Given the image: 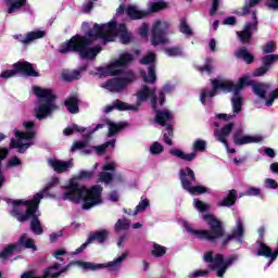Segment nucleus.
Masks as SVG:
<instances>
[{"mask_svg":"<svg viewBox=\"0 0 278 278\" xmlns=\"http://www.w3.org/2000/svg\"><path fill=\"white\" fill-rule=\"evenodd\" d=\"M112 34H118V24L116 21H111L108 24L94 23L92 28H89L85 35L76 34L71 39L61 43L59 53H77L81 60H97L101 46H93L97 40H103V45L112 42Z\"/></svg>","mask_w":278,"mask_h":278,"instance_id":"nucleus-1","label":"nucleus"},{"mask_svg":"<svg viewBox=\"0 0 278 278\" xmlns=\"http://www.w3.org/2000/svg\"><path fill=\"white\" fill-rule=\"evenodd\" d=\"M253 81L249 80V77H241L239 78L237 84H233L231 80H220L218 78L211 79V86L212 90L207 91V89H204L200 93V101L202 105H205L207 103V97L210 99H214L216 94H218V91L222 90V92H225V94H228V92H233V97L231 98V105H232V112L235 114H240L242 112V90L244 89V86H252Z\"/></svg>","mask_w":278,"mask_h":278,"instance_id":"nucleus-2","label":"nucleus"},{"mask_svg":"<svg viewBox=\"0 0 278 278\" xmlns=\"http://www.w3.org/2000/svg\"><path fill=\"white\" fill-rule=\"evenodd\" d=\"M102 194L103 187L100 185H94L87 189L86 186L71 181L63 193V201H72V203H80L83 201V210H92V207L103 203Z\"/></svg>","mask_w":278,"mask_h":278,"instance_id":"nucleus-3","label":"nucleus"},{"mask_svg":"<svg viewBox=\"0 0 278 278\" xmlns=\"http://www.w3.org/2000/svg\"><path fill=\"white\" fill-rule=\"evenodd\" d=\"M202 218L207 223L210 230H197L190 226H186L185 229L187 233L198 236L199 240H207V242H216V240H219V238L225 236V228L223 227V222H220V219L212 214L203 215Z\"/></svg>","mask_w":278,"mask_h":278,"instance_id":"nucleus-4","label":"nucleus"},{"mask_svg":"<svg viewBox=\"0 0 278 278\" xmlns=\"http://www.w3.org/2000/svg\"><path fill=\"white\" fill-rule=\"evenodd\" d=\"M34 93L39 99V106L35 109V116L38 121H43L53 110H58V105H55L58 96L53 94V90L35 87Z\"/></svg>","mask_w":278,"mask_h":278,"instance_id":"nucleus-5","label":"nucleus"},{"mask_svg":"<svg viewBox=\"0 0 278 278\" xmlns=\"http://www.w3.org/2000/svg\"><path fill=\"white\" fill-rule=\"evenodd\" d=\"M43 197L42 193H36L30 200H12L11 216L21 223V216H25V214H28L31 210L38 212L40 201H42Z\"/></svg>","mask_w":278,"mask_h":278,"instance_id":"nucleus-6","label":"nucleus"},{"mask_svg":"<svg viewBox=\"0 0 278 278\" xmlns=\"http://www.w3.org/2000/svg\"><path fill=\"white\" fill-rule=\"evenodd\" d=\"M203 260L206 262V264H210V270H216L217 277L223 278L225 277V273H227L229 266L233 264V261L237 260V257L236 255H230L227 260H225V255L216 254L214 256V252L208 251L204 254Z\"/></svg>","mask_w":278,"mask_h":278,"instance_id":"nucleus-7","label":"nucleus"},{"mask_svg":"<svg viewBox=\"0 0 278 278\" xmlns=\"http://www.w3.org/2000/svg\"><path fill=\"white\" fill-rule=\"evenodd\" d=\"M16 75H22V77H40V73L34 67V63L27 61H18L12 65V70H5L0 74L2 79H10V77H16Z\"/></svg>","mask_w":278,"mask_h":278,"instance_id":"nucleus-8","label":"nucleus"},{"mask_svg":"<svg viewBox=\"0 0 278 278\" xmlns=\"http://www.w3.org/2000/svg\"><path fill=\"white\" fill-rule=\"evenodd\" d=\"M179 179L182 189L187 190L190 194H206V192H210V189L204 186L192 187V181H197V176L194 175V170L190 167L179 170Z\"/></svg>","mask_w":278,"mask_h":278,"instance_id":"nucleus-9","label":"nucleus"},{"mask_svg":"<svg viewBox=\"0 0 278 278\" xmlns=\"http://www.w3.org/2000/svg\"><path fill=\"white\" fill-rule=\"evenodd\" d=\"M136 81V74L134 71L128 70L124 73V77H114L106 80L102 88L109 90L110 92H123L129 84H134Z\"/></svg>","mask_w":278,"mask_h":278,"instance_id":"nucleus-10","label":"nucleus"},{"mask_svg":"<svg viewBox=\"0 0 278 278\" xmlns=\"http://www.w3.org/2000/svg\"><path fill=\"white\" fill-rule=\"evenodd\" d=\"M168 27H170V25L167 22L156 21L153 24L151 29V43L153 47H157V45H166V42H168V39H166Z\"/></svg>","mask_w":278,"mask_h":278,"instance_id":"nucleus-11","label":"nucleus"},{"mask_svg":"<svg viewBox=\"0 0 278 278\" xmlns=\"http://www.w3.org/2000/svg\"><path fill=\"white\" fill-rule=\"evenodd\" d=\"M125 260H127V253H123L121 256H118L114 261L105 263V264H97V263H92V262H81V261H77L76 264L80 268H84V270L94 271V270H101V268H112V270H116V266H118V264L125 262Z\"/></svg>","mask_w":278,"mask_h":278,"instance_id":"nucleus-12","label":"nucleus"},{"mask_svg":"<svg viewBox=\"0 0 278 278\" xmlns=\"http://www.w3.org/2000/svg\"><path fill=\"white\" fill-rule=\"evenodd\" d=\"M40 212L30 210L28 214H25L20 217V223H27L30 218V231L35 233V236H42L45 230L42 229V224L40 223Z\"/></svg>","mask_w":278,"mask_h":278,"instance_id":"nucleus-13","label":"nucleus"},{"mask_svg":"<svg viewBox=\"0 0 278 278\" xmlns=\"http://www.w3.org/2000/svg\"><path fill=\"white\" fill-rule=\"evenodd\" d=\"M244 131L242 129H238L232 135V140L236 147H242L244 144L258 143L264 140L262 136H243Z\"/></svg>","mask_w":278,"mask_h":278,"instance_id":"nucleus-14","label":"nucleus"},{"mask_svg":"<svg viewBox=\"0 0 278 278\" xmlns=\"http://www.w3.org/2000/svg\"><path fill=\"white\" fill-rule=\"evenodd\" d=\"M244 239V224L239 219L237 222L236 228L232 229L230 235H227L225 239L222 241V247L225 248L231 240H237L238 244H242V240Z\"/></svg>","mask_w":278,"mask_h":278,"instance_id":"nucleus-15","label":"nucleus"},{"mask_svg":"<svg viewBox=\"0 0 278 278\" xmlns=\"http://www.w3.org/2000/svg\"><path fill=\"white\" fill-rule=\"evenodd\" d=\"M148 99H151V105H157V94H155V88H150L147 85H143L141 89L137 92V101L139 103H144V101H148Z\"/></svg>","mask_w":278,"mask_h":278,"instance_id":"nucleus-16","label":"nucleus"},{"mask_svg":"<svg viewBox=\"0 0 278 278\" xmlns=\"http://www.w3.org/2000/svg\"><path fill=\"white\" fill-rule=\"evenodd\" d=\"M152 110L155 112L154 123L161 125V127H166V123H170L174 118L173 113L168 109L161 111L155 103L153 104Z\"/></svg>","mask_w":278,"mask_h":278,"instance_id":"nucleus-17","label":"nucleus"},{"mask_svg":"<svg viewBox=\"0 0 278 278\" xmlns=\"http://www.w3.org/2000/svg\"><path fill=\"white\" fill-rule=\"evenodd\" d=\"M99 73L104 75V77H118L121 75H125V71L117 64V61L114 60L110 64L104 67L99 68Z\"/></svg>","mask_w":278,"mask_h":278,"instance_id":"nucleus-18","label":"nucleus"},{"mask_svg":"<svg viewBox=\"0 0 278 278\" xmlns=\"http://www.w3.org/2000/svg\"><path fill=\"white\" fill-rule=\"evenodd\" d=\"M45 36H47V31L36 30L27 33L26 36H23V34L14 35L13 38L18 40V42H22V45H29L30 42H34V40L45 38Z\"/></svg>","mask_w":278,"mask_h":278,"instance_id":"nucleus-19","label":"nucleus"},{"mask_svg":"<svg viewBox=\"0 0 278 278\" xmlns=\"http://www.w3.org/2000/svg\"><path fill=\"white\" fill-rule=\"evenodd\" d=\"M253 31H257V23L245 24L243 30L237 33L240 42L249 45L253 40Z\"/></svg>","mask_w":278,"mask_h":278,"instance_id":"nucleus-20","label":"nucleus"},{"mask_svg":"<svg viewBox=\"0 0 278 278\" xmlns=\"http://www.w3.org/2000/svg\"><path fill=\"white\" fill-rule=\"evenodd\" d=\"M113 110H117V112H127L129 110H131L132 112H138V106L131 105L117 99L113 101L112 104L106 105L104 112L105 114H110V112H112Z\"/></svg>","mask_w":278,"mask_h":278,"instance_id":"nucleus-21","label":"nucleus"},{"mask_svg":"<svg viewBox=\"0 0 278 278\" xmlns=\"http://www.w3.org/2000/svg\"><path fill=\"white\" fill-rule=\"evenodd\" d=\"M235 124L230 122L222 127L220 130H216L214 136L217 142H222L224 147H227V137L233 131Z\"/></svg>","mask_w":278,"mask_h":278,"instance_id":"nucleus-22","label":"nucleus"},{"mask_svg":"<svg viewBox=\"0 0 278 278\" xmlns=\"http://www.w3.org/2000/svg\"><path fill=\"white\" fill-rule=\"evenodd\" d=\"M108 238H110V231H108V229L90 232L89 237L87 238V244H92V242H99V244H104Z\"/></svg>","mask_w":278,"mask_h":278,"instance_id":"nucleus-23","label":"nucleus"},{"mask_svg":"<svg viewBox=\"0 0 278 278\" xmlns=\"http://www.w3.org/2000/svg\"><path fill=\"white\" fill-rule=\"evenodd\" d=\"M257 243H258V249L256 251L257 257H266V258L269 257L268 266H270V264H273V262L277 260V258H273V255H275V252H273V249H270V247H268L266 243L262 241H257Z\"/></svg>","mask_w":278,"mask_h":278,"instance_id":"nucleus-24","label":"nucleus"},{"mask_svg":"<svg viewBox=\"0 0 278 278\" xmlns=\"http://www.w3.org/2000/svg\"><path fill=\"white\" fill-rule=\"evenodd\" d=\"M238 201V191L236 189H231L228 191V194L218 202L219 207H232V205H236V202Z\"/></svg>","mask_w":278,"mask_h":278,"instance_id":"nucleus-25","label":"nucleus"},{"mask_svg":"<svg viewBox=\"0 0 278 278\" xmlns=\"http://www.w3.org/2000/svg\"><path fill=\"white\" fill-rule=\"evenodd\" d=\"M50 166L55 173H66L71 169V161L50 160Z\"/></svg>","mask_w":278,"mask_h":278,"instance_id":"nucleus-26","label":"nucleus"},{"mask_svg":"<svg viewBox=\"0 0 278 278\" xmlns=\"http://www.w3.org/2000/svg\"><path fill=\"white\" fill-rule=\"evenodd\" d=\"M235 58H237V60H243L245 64H253V62H255V55L251 54L247 47H242L237 50L235 52Z\"/></svg>","mask_w":278,"mask_h":278,"instance_id":"nucleus-27","label":"nucleus"},{"mask_svg":"<svg viewBox=\"0 0 278 278\" xmlns=\"http://www.w3.org/2000/svg\"><path fill=\"white\" fill-rule=\"evenodd\" d=\"M64 105L70 114H79V98L72 96L64 101Z\"/></svg>","mask_w":278,"mask_h":278,"instance_id":"nucleus-28","label":"nucleus"},{"mask_svg":"<svg viewBox=\"0 0 278 278\" xmlns=\"http://www.w3.org/2000/svg\"><path fill=\"white\" fill-rule=\"evenodd\" d=\"M116 36L119 37V42L122 45H131V33L127 30V25L125 23L119 24L118 34Z\"/></svg>","mask_w":278,"mask_h":278,"instance_id":"nucleus-29","label":"nucleus"},{"mask_svg":"<svg viewBox=\"0 0 278 278\" xmlns=\"http://www.w3.org/2000/svg\"><path fill=\"white\" fill-rule=\"evenodd\" d=\"M72 266H73V263H70L65 267L60 269V263H54L52 266L47 267V268H50L48 278H59L62 276V274L67 273V270H70ZM53 270H59V271L53 273Z\"/></svg>","mask_w":278,"mask_h":278,"instance_id":"nucleus-30","label":"nucleus"},{"mask_svg":"<svg viewBox=\"0 0 278 278\" xmlns=\"http://www.w3.org/2000/svg\"><path fill=\"white\" fill-rule=\"evenodd\" d=\"M169 153L172 155H174V157H179V160H184L185 162H192L193 160L197 159V153L191 152V153L187 154L186 152H184L182 150H179L177 148L172 149L169 151Z\"/></svg>","mask_w":278,"mask_h":278,"instance_id":"nucleus-31","label":"nucleus"},{"mask_svg":"<svg viewBox=\"0 0 278 278\" xmlns=\"http://www.w3.org/2000/svg\"><path fill=\"white\" fill-rule=\"evenodd\" d=\"M8 14H14V12H18V10L25 8L27 5V0H8Z\"/></svg>","mask_w":278,"mask_h":278,"instance_id":"nucleus-32","label":"nucleus"},{"mask_svg":"<svg viewBox=\"0 0 278 278\" xmlns=\"http://www.w3.org/2000/svg\"><path fill=\"white\" fill-rule=\"evenodd\" d=\"M197 71L203 75L206 73V75H212L214 73V59L211 56L206 58L203 65H200L197 67Z\"/></svg>","mask_w":278,"mask_h":278,"instance_id":"nucleus-33","label":"nucleus"},{"mask_svg":"<svg viewBox=\"0 0 278 278\" xmlns=\"http://www.w3.org/2000/svg\"><path fill=\"white\" fill-rule=\"evenodd\" d=\"M126 14L131 18V21H140V18H144V16H147V12L140 11L134 5H129L126 9Z\"/></svg>","mask_w":278,"mask_h":278,"instance_id":"nucleus-34","label":"nucleus"},{"mask_svg":"<svg viewBox=\"0 0 278 278\" xmlns=\"http://www.w3.org/2000/svg\"><path fill=\"white\" fill-rule=\"evenodd\" d=\"M141 77L144 84H155V81L157 80V75L155 74V65H149L148 76H147V72H142Z\"/></svg>","mask_w":278,"mask_h":278,"instance_id":"nucleus-35","label":"nucleus"},{"mask_svg":"<svg viewBox=\"0 0 278 278\" xmlns=\"http://www.w3.org/2000/svg\"><path fill=\"white\" fill-rule=\"evenodd\" d=\"M115 61L121 68H127V66L131 64V62H134V54L129 52H124L119 54L118 59H115Z\"/></svg>","mask_w":278,"mask_h":278,"instance_id":"nucleus-36","label":"nucleus"},{"mask_svg":"<svg viewBox=\"0 0 278 278\" xmlns=\"http://www.w3.org/2000/svg\"><path fill=\"white\" fill-rule=\"evenodd\" d=\"M30 147L31 143L29 142L23 143L21 140L12 138L9 149H17V153H25V151H27Z\"/></svg>","mask_w":278,"mask_h":278,"instance_id":"nucleus-37","label":"nucleus"},{"mask_svg":"<svg viewBox=\"0 0 278 278\" xmlns=\"http://www.w3.org/2000/svg\"><path fill=\"white\" fill-rule=\"evenodd\" d=\"M18 249H21V244L18 243L9 244L3 249V251L0 252V258L8 260V257H10L14 251H18Z\"/></svg>","mask_w":278,"mask_h":278,"instance_id":"nucleus-38","label":"nucleus"},{"mask_svg":"<svg viewBox=\"0 0 278 278\" xmlns=\"http://www.w3.org/2000/svg\"><path fill=\"white\" fill-rule=\"evenodd\" d=\"M125 127H127V124H116V123H112L109 122V132H108V137L112 138L114 137L116 134H118L122 129H125Z\"/></svg>","mask_w":278,"mask_h":278,"instance_id":"nucleus-39","label":"nucleus"},{"mask_svg":"<svg viewBox=\"0 0 278 278\" xmlns=\"http://www.w3.org/2000/svg\"><path fill=\"white\" fill-rule=\"evenodd\" d=\"M168 249H166V247L154 242L152 245L151 255L152 257H164Z\"/></svg>","mask_w":278,"mask_h":278,"instance_id":"nucleus-40","label":"nucleus"},{"mask_svg":"<svg viewBox=\"0 0 278 278\" xmlns=\"http://www.w3.org/2000/svg\"><path fill=\"white\" fill-rule=\"evenodd\" d=\"M109 147H112V149H114V147H116V139H112L110 141L104 142L101 146L93 147V149L97 151L98 155H103V153L108 151Z\"/></svg>","mask_w":278,"mask_h":278,"instance_id":"nucleus-41","label":"nucleus"},{"mask_svg":"<svg viewBox=\"0 0 278 278\" xmlns=\"http://www.w3.org/2000/svg\"><path fill=\"white\" fill-rule=\"evenodd\" d=\"M64 81H75L81 77V71L74 70L73 72H65L62 74Z\"/></svg>","mask_w":278,"mask_h":278,"instance_id":"nucleus-42","label":"nucleus"},{"mask_svg":"<svg viewBox=\"0 0 278 278\" xmlns=\"http://www.w3.org/2000/svg\"><path fill=\"white\" fill-rule=\"evenodd\" d=\"M14 136L17 138V140H34L36 138V132L35 131H28V132H23L18 129L14 130Z\"/></svg>","mask_w":278,"mask_h":278,"instance_id":"nucleus-43","label":"nucleus"},{"mask_svg":"<svg viewBox=\"0 0 278 278\" xmlns=\"http://www.w3.org/2000/svg\"><path fill=\"white\" fill-rule=\"evenodd\" d=\"M20 244L24 247V249H34V251L37 250L36 243L34 242V239H27V233H23L20 238Z\"/></svg>","mask_w":278,"mask_h":278,"instance_id":"nucleus-44","label":"nucleus"},{"mask_svg":"<svg viewBox=\"0 0 278 278\" xmlns=\"http://www.w3.org/2000/svg\"><path fill=\"white\" fill-rule=\"evenodd\" d=\"M129 227H130L129 220L127 218H124V219H118L115 223L114 229L116 233H121V231H127Z\"/></svg>","mask_w":278,"mask_h":278,"instance_id":"nucleus-45","label":"nucleus"},{"mask_svg":"<svg viewBox=\"0 0 278 278\" xmlns=\"http://www.w3.org/2000/svg\"><path fill=\"white\" fill-rule=\"evenodd\" d=\"M98 181L105 184V186H110V184L114 181V174L103 170L99 174Z\"/></svg>","mask_w":278,"mask_h":278,"instance_id":"nucleus-46","label":"nucleus"},{"mask_svg":"<svg viewBox=\"0 0 278 278\" xmlns=\"http://www.w3.org/2000/svg\"><path fill=\"white\" fill-rule=\"evenodd\" d=\"M253 92L256 94V97H260V99H266V85L263 84H254L253 85Z\"/></svg>","mask_w":278,"mask_h":278,"instance_id":"nucleus-47","label":"nucleus"},{"mask_svg":"<svg viewBox=\"0 0 278 278\" xmlns=\"http://www.w3.org/2000/svg\"><path fill=\"white\" fill-rule=\"evenodd\" d=\"M179 31L180 34H185V36H192V28L188 25L186 17L180 18Z\"/></svg>","mask_w":278,"mask_h":278,"instance_id":"nucleus-48","label":"nucleus"},{"mask_svg":"<svg viewBox=\"0 0 278 278\" xmlns=\"http://www.w3.org/2000/svg\"><path fill=\"white\" fill-rule=\"evenodd\" d=\"M262 62L270 71V66L278 62V54H267L262 58Z\"/></svg>","mask_w":278,"mask_h":278,"instance_id":"nucleus-49","label":"nucleus"},{"mask_svg":"<svg viewBox=\"0 0 278 278\" xmlns=\"http://www.w3.org/2000/svg\"><path fill=\"white\" fill-rule=\"evenodd\" d=\"M156 55L154 52H149L147 55H144L142 59H140V64L143 65H155Z\"/></svg>","mask_w":278,"mask_h":278,"instance_id":"nucleus-50","label":"nucleus"},{"mask_svg":"<svg viewBox=\"0 0 278 278\" xmlns=\"http://www.w3.org/2000/svg\"><path fill=\"white\" fill-rule=\"evenodd\" d=\"M206 148H207V142L205 140L197 139L193 142L192 150L199 153H203V151H205Z\"/></svg>","mask_w":278,"mask_h":278,"instance_id":"nucleus-51","label":"nucleus"},{"mask_svg":"<svg viewBox=\"0 0 278 278\" xmlns=\"http://www.w3.org/2000/svg\"><path fill=\"white\" fill-rule=\"evenodd\" d=\"M150 153L152 155H160L161 153H164V146L159 141H154L150 147Z\"/></svg>","mask_w":278,"mask_h":278,"instance_id":"nucleus-52","label":"nucleus"},{"mask_svg":"<svg viewBox=\"0 0 278 278\" xmlns=\"http://www.w3.org/2000/svg\"><path fill=\"white\" fill-rule=\"evenodd\" d=\"M168 8V3L160 1V2H154L150 7V12H162V10H166Z\"/></svg>","mask_w":278,"mask_h":278,"instance_id":"nucleus-53","label":"nucleus"},{"mask_svg":"<svg viewBox=\"0 0 278 278\" xmlns=\"http://www.w3.org/2000/svg\"><path fill=\"white\" fill-rule=\"evenodd\" d=\"M277 51V43L275 41H268L262 47V52L265 54L275 53Z\"/></svg>","mask_w":278,"mask_h":278,"instance_id":"nucleus-54","label":"nucleus"},{"mask_svg":"<svg viewBox=\"0 0 278 278\" xmlns=\"http://www.w3.org/2000/svg\"><path fill=\"white\" fill-rule=\"evenodd\" d=\"M49 270H51V268H46L43 270V275L39 277H36L34 271H26L21 276V278H49Z\"/></svg>","mask_w":278,"mask_h":278,"instance_id":"nucleus-55","label":"nucleus"},{"mask_svg":"<svg viewBox=\"0 0 278 278\" xmlns=\"http://www.w3.org/2000/svg\"><path fill=\"white\" fill-rule=\"evenodd\" d=\"M93 176H94V172L80 170L79 174L76 176V179L81 181V180H86V179H92Z\"/></svg>","mask_w":278,"mask_h":278,"instance_id":"nucleus-56","label":"nucleus"},{"mask_svg":"<svg viewBox=\"0 0 278 278\" xmlns=\"http://www.w3.org/2000/svg\"><path fill=\"white\" fill-rule=\"evenodd\" d=\"M165 52L169 58H175V55H181V48L173 47V48H165Z\"/></svg>","mask_w":278,"mask_h":278,"instance_id":"nucleus-57","label":"nucleus"},{"mask_svg":"<svg viewBox=\"0 0 278 278\" xmlns=\"http://www.w3.org/2000/svg\"><path fill=\"white\" fill-rule=\"evenodd\" d=\"M149 207V200L144 199L139 202V204L136 206V211L134 213V216L138 214V212H144Z\"/></svg>","mask_w":278,"mask_h":278,"instance_id":"nucleus-58","label":"nucleus"},{"mask_svg":"<svg viewBox=\"0 0 278 278\" xmlns=\"http://www.w3.org/2000/svg\"><path fill=\"white\" fill-rule=\"evenodd\" d=\"M268 71H270V70L263 64L261 67H257L253 72V76L254 77H264V75H266V73H268Z\"/></svg>","mask_w":278,"mask_h":278,"instance_id":"nucleus-59","label":"nucleus"},{"mask_svg":"<svg viewBox=\"0 0 278 278\" xmlns=\"http://www.w3.org/2000/svg\"><path fill=\"white\" fill-rule=\"evenodd\" d=\"M245 194L248 197H260L262 194V189L256 188V187H250L247 191Z\"/></svg>","mask_w":278,"mask_h":278,"instance_id":"nucleus-60","label":"nucleus"},{"mask_svg":"<svg viewBox=\"0 0 278 278\" xmlns=\"http://www.w3.org/2000/svg\"><path fill=\"white\" fill-rule=\"evenodd\" d=\"M219 5H220V0H212V8L208 11V16L216 15V12H218Z\"/></svg>","mask_w":278,"mask_h":278,"instance_id":"nucleus-61","label":"nucleus"},{"mask_svg":"<svg viewBox=\"0 0 278 278\" xmlns=\"http://www.w3.org/2000/svg\"><path fill=\"white\" fill-rule=\"evenodd\" d=\"M265 188H268L269 190H277L278 188L277 180L273 178L265 179Z\"/></svg>","mask_w":278,"mask_h":278,"instance_id":"nucleus-62","label":"nucleus"},{"mask_svg":"<svg viewBox=\"0 0 278 278\" xmlns=\"http://www.w3.org/2000/svg\"><path fill=\"white\" fill-rule=\"evenodd\" d=\"M58 184H60V179L59 178H52V180L50 182L47 184V186L43 188V192H49L51 190V188H55V186H58Z\"/></svg>","mask_w":278,"mask_h":278,"instance_id":"nucleus-63","label":"nucleus"},{"mask_svg":"<svg viewBox=\"0 0 278 278\" xmlns=\"http://www.w3.org/2000/svg\"><path fill=\"white\" fill-rule=\"evenodd\" d=\"M195 207L199 210V212H207V210H210V206H207V204L203 203L201 200L195 202Z\"/></svg>","mask_w":278,"mask_h":278,"instance_id":"nucleus-64","label":"nucleus"}]
</instances>
